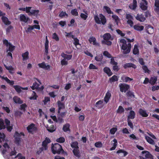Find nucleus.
Instances as JSON below:
<instances>
[{
	"mask_svg": "<svg viewBox=\"0 0 159 159\" xmlns=\"http://www.w3.org/2000/svg\"><path fill=\"white\" fill-rule=\"evenodd\" d=\"M3 147L5 149L2 151V153L4 158L6 159H13L11 156L16 153L15 148H11L7 143L4 144Z\"/></svg>",
	"mask_w": 159,
	"mask_h": 159,
	"instance_id": "f257e3e1",
	"label": "nucleus"
},
{
	"mask_svg": "<svg viewBox=\"0 0 159 159\" xmlns=\"http://www.w3.org/2000/svg\"><path fill=\"white\" fill-rule=\"evenodd\" d=\"M119 42L123 53L124 54L129 53L131 50V44L129 43H127L126 41L123 39H120Z\"/></svg>",
	"mask_w": 159,
	"mask_h": 159,
	"instance_id": "f03ea898",
	"label": "nucleus"
},
{
	"mask_svg": "<svg viewBox=\"0 0 159 159\" xmlns=\"http://www.w3.org/2000/svg\"><path fill=\"white\" fill-rule=\"evenodd\" d=\"M3 43L7 46V55L11 57V58H12V55L10 52H12L15 49V47L9 43L8 41L6 39L3 40Z\"/></svg>",
	"mask_w": 159,
	"mask_h": 159,
	"instance_id": "7ed1b4c3",
	"label": "nucleus"
},
{
	"mask_svg": "<svg viewBox=\"0 0 159 159\" xmlns=\"http://www.w3.org/2000/svg\"><path fill=\"white\" fill-rule=\"evenodd\" d=\"M103 40L102 41V43L107 45H110L111 44V41L113 40L110 34L106 33L103 36Z\"/></svg>",
	"mask_w": 159,
	"mask_h": 159,
	"instance_id": "20e7f679",
	"label": "nucleus"
},
{
	"mask_svg": "<svg viewBox=\"0 0 159 159\" xmlns=\"http://www.w3.org/2000/svg\"><path fill=\"white\" fill-rule=\"evenodd\" d=\"M51 149L52 153L54 154H60L63 151L61 146L58 143H55L54 145L52 144Z\"/></svg>",
	"mask_w": 159,
	"mask_h": 159,
	"instance_id": "39448f33",
	"label": "nucleus"
},
{
	"mask_svg": "<svg viewBox=\"0 0 159 159\" xmlns=\"http://www.w3.org/2000/svg\"><path fill=\"white\" fill-rule=\"evenodd\" d=\"M94 18L95 22L98 24H102L104 25L106 22L105 17L101 14H100L99 16L98 15L95 16Z\"/></svg>",
	"mask_w": 159,
	"mask_h": 159,
	"instance_id": "423d86ee",
	"label": "nucleus"
},
{
	"mask_svg": "<svg viewBox=\"0 0 159 159\" xmlns=\"http://www.w3.org/2000/svg\"><path fill=\"white\" fill-rule=\"evenodd\" d=\"M24 136V134L23 133H19L16 132L14 135V138L15 139V143L18 145H19L22 140L21 138Z\"/></svg>",
	"mask_w": 159,
	"mask_h": 159,
	"instance_id": "0eeeda50",
	"label": "nucleus"
},
{
	"mask_svg": "<svg viewBox=\"0 0 159 159\" xmlns=\"http://www.w3.org/2000/svg\"><path fill=\"white\" fill-rule=\"evenodd\" d=\"M50 139L48 138H46L45 140L43 142L42 147L39 149L37 151V153L39 154L43 151L46 150L48 148L47 145L50 142Z\"/></svg>",
	"mask_w": 159,
	"mask_h": 159,
	"instance_id": "6e6552de",
	"label": "nucleus"
},
{
	"mask_svg": "<svg viewBox=\"0 0 159 159\" xmlns=\"http://www.w3.org/2000/svg\"><path fill=\"white\" fill-rule=\"evenodd\" d=\"M27 129L29 133L34 134L37 131V126L33 123H31L28 126Z\"/></svg>",
	"mask_w": 159,
	"mask_h": 159,
	"instance_id": "1a4fd4ad",
	"label": "nucleus"
},
{
	"mask_svg": "<svg viewBox=\"0 0 159 159\" xmlns=\"http://www.w3.org/2000/svg\"><path fill=\"white\" fill-rule=\"evenodd\" d=\"M31 7H26V12L28 13L29 15H33L36 17L39 15V11L38 10L31 9Z\"/></svg>",
	"mask_w": 159,
	"mask_h": 159,
	"instance_id": "9d476101",
	"label": "nucleus"
},
{
	"mask_svg": "<svg viewBox=\"0 0 159 159\" xmlns=\"http://www.w3.org/2000/svg\"><path fill=\"white\" fill-rule=\"evenodd\" d=\"M139 2L140 3V6L141 8L143 10H147L148 8V3L146 0H139Z\"/></svg>",
	"mask_w": 159,
	"mask_h": 159,
	"instance_id": "9b49d317",
	"label": "nucleus"
},
{
	"mask_svg": "<svg viewBox=\"0 0 159 159\" xmlns=\"http://www.w3.org/2000/svg\"><path fill=\"white\" fill-rule=\"evenodd\" d=\"M142 153L143 156H144L145 158L142 156H140V159H153L152 155L148 152L144 151H142Z\"/></svg>",
	"mask_w": 159,
	"mask_h": 159,
	"instance_id": "f8f14e48",
	"label": "nucleus"
},
{
	"mask_svg": "<svg viewBox=\"0 0 159 159\" xmlns=\"http://www.w3.org/2000/svg\"><path fill=\"white\" fill-rule=\"evenodd\" d=\"M120 90L121 92H126L129 88V85L125 84H119Z\"/></svg>",
	"mask_w": 159,
	"mask_h": 159,
	"instance_id": "ddd939ff",
	"label": "nucleus"
},
{
	"mask_svg": "<svg viewBox=\"0 0 159 159\" xmlns=\"http://www.w3.org/2000/svg\"><path fill=\"white\" fill-rule=\"evenodd\" d=\"M38 65L39 67L45 70H50V66L48 65L45 64L44 62L39 64Z\"/></svg>",
	"mask_w": 159,
	"mask_h": 159,
	"instance_id": "4468645a",
	"label": "nucleus"
},
{
	"mask_svg": "<svg viewBox=\"0 0 159 159\" xmlns=\"http://www.w3.org/2000/svg\"><path fill=\"white\" fill-rule=\"evenodd\" d=\"M19 17L20 21L25 23H27L29 20L28 17L23 14H21L19 16Z\"/></svg>",
	"mask_w": 159,
	"mask_h": 159,
	"instance_id": "2eb2a0df",
	"label": "nucleus"
},
{
	"mask_svg": "<svg viewBox=\"0 0 159 159\" xmlns=\"http://www.w3.org/2000/svg\"><path fill=\"white\" fill-rule=\"evenodd\" d=\"M82 11L83 12L80 13V17L83 20H85L88 18V12L84 9Z\"/></svg>",
	"mask_w": 159,
	"mask_h": 159,
	"instance_id": "dca6fc26",
	"label": "nucleus"
},
{
	"mask_svg": "<svg viewBox=\"0 0 159 159\" xmlns=\"http://www.w3.org/2000/svg\"><path fill=\"white\" fill-rule=\"evenodd\" d=\"M39 84L36 82H35L33 84L32 86L31 87L32 89L33 90L35 89H38L39 91H41L44 89L43 86H41L40 87H39Z\"/></svg>",
	"mask_w": 159,
	"mask_h": 159,
	"instance_id": "f3484780",
	"label": "nucleus"
},
{
	"mask_svg": "<svg viewBox=\"0 0 159 159\" xmlns=\"http://www.w3.org/2000/svg\"><path fill=\"white\" fill-rule=\"evenodd\" d=\"M111 96V93L109 91H108L106 93L105 96L104 98V101L105 104H107L109 101Z\"/></svg>",
	"mask_w": 159,
	"mask_h": 159,
	"instance_id": "a211bd4d",
	"label": "nucleus"
},
{
	"mask_svg": "<svg viewBox=\"0 0 159 159\" xmlns=\"http://www.w3.org/2000/svg\"><path fill=\"white\" fill-rule=\"evenodd\" d=\"M4 66L11 74H13L14 73L15 70L14 68L11 66H7L5 64L4 65Z\"/></svg>",
	"mask_w": 159,
	"mask_h": 159,
	"instance_id": "6ab92c4d",
	"label": "nucleus"
},
{
	"mask_svg": "<svg viewBox=\"0 0 159 159\" xmlns=\"http://www.w3.org/2000/svg\"><path fill=\"white\" fill-rule=\"evenodd\" d=\"M13 88L18 93H20L21 91V90H27L28 87L22 88L18 85H15L13 86Z\"/></svg>",
	"mask_w": 159,
	"mask_h": 159,
	"instance_id": "aec40b11",
	"label": "nucleus"
},
{
	"mask_svg": "<svg viewBox=\"0 0 159 159\" xmlns=\"http://www.w3.org/2000/svg\"><path fill=\"white\" fill-rule=\"evenodd\" d=\"M104 102L103 100H100L96 103L95 106L98 108H100L104 106Z\"/></svg>",
	"mask_w": 159,
	"mask_h": 159,
	"instance_id": "412c9836",
	"label": "nucleus"
},
{
	"mask_svg": "<svg viewBox=\"0 0 159 159\" xmlns=\"http://www.w3.org/2000/svg\"><path fill=\"white\" fill-rule=\"evenodd\" d=\"M146 30L147 32L149 34H152L154 32V30L153 27L151 26L147 25L146 26Z\"/></svg>",
	"mask_w": 159,
	"mask_h": 159,
	"instance_id": "4be33fe9",
	"label": "nucleus"
},
{
	"mask_svg": "<svg viewBox=\"0 0 159 159\" xmlns=\"http://www.w3.org/2000/svg\"><path fill=\"white\" fill-rule=\"evenodd\" d=\"M136 18L137 20L140 22H143L145 20V17L142 14H138L136 17Z\"/></svg>",
	"mask_w": 159,
	"mask_h": 159,
	"instance_id": "5701e85b",
	"label": "nucleus"
},
{
	"mask_svg": "<svg viewBox=\"0 0 159 159\" xmlns=\"http://www.w3.org/2000/svg\"><path fill=\"white\" fill-rule=\"evenodd\" d=\"M89 41L90 43H92L94 45L97 46L99 45L98 43L96 42L95 38L93 37L90 38Z\"/></svg>",
	"mask_w": 159,
	"mask_h": 159,
	"instance_id": "b1692460",
	"label": "nucleus"
},
{
	"mask_svg": "<svg viewBox=\"0 0 159 159\" xmlns=\"http://www.w3.org/2000/svg\"><path fill=\"white\" fill-rule=\"evenodd\" d=\"M0 77L5 80L8 84L11 85H12L14 84V81L9 80L7 77H5L4 76H2L0 75Z\"/></svg>",
	"mask_w": 159,
	"mask_h": 159,
	"instance_id": "393cba45",
	"label": "nucleus"
},
{
	"mask_svg": "<svg viewBox=\"0 0 159 159\" xmlns=\"http://www.w3.org/2000/svg\"><path fill=\"white\" fill-rule=\"evenodd\" d=\"M140 114L143 117H147L148 116V114L146 111L143 109H140L139 111Z\"/></svg>",
	"mask_w": 159,
	"mask_h": 159,
	"instance_id": "a878e982",
	"label": "nucleus"
},
{
	"mask_svg": "<svg viewBox=\"0 0 159 159\" xmlns=\"http://www.w3.org/2000/svg\"><path fill=\"white\" fill-rule=\"evenodd\" d=\"M111 143L113 145V146L110 148V150H114L116 148L117 144V141L116 139H114L112 141H111Z\"/></svg>",
	"mask_w": 159,
	"mask_h": 159,
	"instance_id": "bb28decb",
	"label": "nucleus"
},
{
	"mask_svg": "<svg viewBox=\"0 0 159 159\" xmlns=\"http://www.w3.org/2000/svg\"><path fill=\"white\" fill-rule=\"evenodd\" d=\"M133 27L135 30L139 31H142L144 29V27L143 26L138 24L134 25Z\"/></svg>",
	"mask_w": 159,
	"mask_h": 159,
	"instance_id": "cd10ccee",
	"label": "nucleus"
},
{
	"mask_svg": "<svg viewBox=\"0 0 159 159\" xmlns=\"http://www.w3.org/2000/svg\"><path fill=\"white\" fill-rule=\"evenodd\" d=\"M57 103L58 106V113H59L60 112L61 110L64 108L65 105L64 103L61 102L60 101H58Z\"/></svg>",
	"mask_w": 159,
	"mask_h": 159,
	"instance_id": "c85d7f7f",
	"label": "nucleus"
},
{
	"mask_svg": "<svg viewBox=\"0 0 159 159\" xmlns=\"http://www.w3.org/2000/svg\"><path fill=\"white\" fill-rule=\"evenodd\" d=\"M135 113L133 111H131L128 114L127 119H134L135 117Z\"/></svg>",
	"mask_w": 159,
	"mask_h": 159,
	"instance_id": "c756f323",
	"label": "nucleus"
},
{
	"mask_svg": "<svg viewBox=\"0 0 159 159\" xmlns=\"http://www.w3.org/2000/svg\"><path fill=\"white\" fill-rule=\"evenodd\" d=\"M137 1L136 0H133V3L130 4L129 7V8L132 10H134L137 7Z\"/></svg>",
	"mask_w": 159,
	"mask_h": 159,
	"instance_id": "7c9ffc66",
	"label": "nucleus"
},
{
	"mask_svg": "<svg viewBox=\"0 0 159 159\" xmlns=\"http://www.w3.org/2000/svg\"><path fill=\"white\" fill-rule=\"evenodd\" d=\"M2 22L6 25H9L11 24V22L8 20V18L5 16L2 17Z\"/></svg>",
	"mask_w": 159,
	"mask_h": 159,
	"instance_id": "2f4dec72",
	"label": "nucleus"
},
{
	"mask_svg": "<svg viewBox=\"0 0 159 159\" xmlns=\"http://www.w3.org/2000/svg\"><path fill=\"white\" fill-rule=\"evenodd\" d=\"M61 56L63 58H65L67 61L71 59L72 57V55H67L65 54L64 53H62L61 55Z\"/></svg>",
	"mask_w": 159,
	"mask_h": 159,
	"instance_id": "473e14b6",
	"label": "nucleus"
},
{
	"mask_svg": "<svg viewBox=\"0 0 159 159\" xmlns=\"http://www.w3.org/2000/svg\"><path fill=\"white\" fill-rule=\"evenodd\" d=\"M136 66L132 63H127L125 64L124 66V67L126 69L128 67H132L135 69L136 68Z\"/></svg>",
	"mask_w": 159,
	"mask_h": 159,
	"instance_id": "72a5a7b5",
	"label": "nucleus"
},
{
	"mask_svg": "<svg viewBox=\"0 0 159 159\" xmlns=\"http://www.w3.org/2000/svg\"><path fill=\"white\" fill-rule=\"evenodd\" d=\"M104 71L109 76H111L112 74V73L111 71L110 68L108 67H105L104 68Z\"/></svg>",
	"mask_w": 159,
	"mask_h": 159,
	"instance_id": "f704fd0d",
	"label": "nucleus"
},
{
	"mask_svg": "<svg viewBox=\"0 0 159 159\" xmlns=\"http://www.w3.org/2000/svg\"><path fill=\"white\" fill-rule=\"evenodd\" d=\"M13 101L16 103L21 104L23 103V101L20 98L17 96H15L13 98Z\"/></svg>",
	"mask_w": 159,
	"mask_h": 159,
	"instance_id": "c9c22d12",
	"label": "nucleus"
},
{
	"mask_svg": "<svg viewBox=\"0 0 159 159\" xmlns=\"http://www.w3.org/2000/svg\"><path fill=\"white\" fill-rule=\"evenodd\" d=\"M121 80H122L123 82H127L129 81H131L133 80L132 79L126 76L125 75H123L121 77Z\"/></svg>",
	"mask_w": 159,
	"mask_h": 159,
	"instance_id": "e433bc0d",
	"label": "nucleus"
},
{
	"mask_svg": "<svg viewBox=\"0 0 159 159\" xmlns=\"http://www.w3.org/2000/svg\"><path fill=\"white\" fill-rule=\"evenodd\" d=\"M73 152L75 156L78 157H80V155L78 148L74 149Z\"/></svg>",
	"mask_w": 159,
	"mask_h": 159,
	"instance_id": "4c0bfd02",
	"label": "nucleus"
},
{
	"mask_svg": "<svg viewBox=\"0 0 159 159\" xmlns=\"http://www.w3.org/2000/svg\"><path fill=\"white\" fill-rule=\"evenodd\" d=\"M145 138L147 141L149 143L152 144H154L155 143L154 141L150 137L146 135L145 136Z\"/></svg>",
	"mask_w": 159,
	"mask_h": 159,
	"instance_id": "58836bf2",
	"label": "nucleus"
},
{
	"mask_svg": "<svg viewBox=\"0 0 159 159\" xmlns=\"http://www.w3.org/2000/svg\"><path fill=\"white\" fill-rule=\"evenodd\" d=\"M103 58V56L102 54L97 55L95 59L97 61H101Z\"/></svg>",
	"mask_w": 159,
	"mask_h": 159,
	"instance_id": "ea45409f",
	"label": "nucleus"
},
{
	"mask_svg": "<svg viewBox=\"0 0 159 159\" xmlns=\"http://www.w3.org/2000/svg\"><path fill=\"white\" fill-rule=\"evenodd\" d=\"M52 38L56 41H58L59 40V38L58 35L55 33L52 34Z\"/></svg>",
	"mask_w": 159,
	"mask_h": 159,
	"instance_id": "a19ab883",
	"label": "nucleus"
},
{
	"mask_svg": "<svg viewBox=\"0 0 159 159\" xmlns=\"http://www.w3.org/2000/svg\"><path fill=\"white\" fill-rule=\"evenodd\" d=\"M103 10L104 11H106L108 14H113V12L111 11L110 8L108 7L104 6Z\"/></svg>",
	"mask_w": 159,
	"mask_h": 159,
	"instance_id": "79ce46f5",
	"label": "nucleus"
},
{
	"mask_svg": "<svg viewBox=\"0 0 159 159\" xmlns=\"http://www.w3.org/2000/svg\"><path fill=\"white\" fill-rule=\"evenodd\" d=\"M157 80V78L156 76H154L151 78L149 81L150 83L152 85H153L156 82Z\"/></svg>",
	"mask_w": 159,
	"mask_h": 159,
	"instance_id": "37998d69",
	"label": "nucleus"
},
{
	"mask_svg": "<svg viewBox=\"0 0 159 159\" xmlns=\"http://www.w3.org/2000/svg\"><path fill=\"white\" fill-rule=\"evenodd\" d=\"M47 129L50 132H53L56 130V128L54 125H51L47 127Z\"/></svg>",
	"mask_w": 159,
	"mask_h": 159,
	"instance_id": "c03bdc74",
	"label": "nucleus"
},
{
	"mask_svg": "<svg viewBox=\"0 0 159 159\" xmlns=\"http://www.w3.org/2000/svg\"><path fill=\"white\" fill-rule=\"evenodd\" d=\"M38 97V96L37 95L36 93L34 91H33L31 96L29 97V98L31 100H36Z\"/></svg>",
	"mask_w": 159,
	"mask_h": 159,
	"instance_id": "a18cd8bd",
	"label": "nucleus"
},
{
	"mask_svg": "<svg viewBox=\"0 0 159 159\" xmlns=\"http://www.w3.org/2000/svg\"><path fill=\"white\" fill-rule=\"evenodd\" d=\"M155 10L156 11H159V0H155Z\"/></svg>",
	"mask_w": 159,
	"mask_h": 159,
	"instance_id": "49530a36",
	"label": "nucleus"
},
{
	"mask_svg": "<svg viewBox=\"0 0 159 159\" xmlns=\"http://www.w3.org/2000/svg\"><path fill=\"white\" fill-rule=\"evenodd\" d=\"M29 52H26L22 54L23 60H27L29 58Z\"/></svg>",
	"mask_w": 159,
	"mask_h": 159,
	"instance_id": "de8ad7c7",
	"label": "nucleus"
},
{
	"mask_svg": "<svg viewBox=\"0 0 159 159\" xmlns=\"http://www.w3.org/2000/svg\"><path fill=\"white\" fill-rule=\"evenodd\" d=\"M28 27L25 28V32L27 33H30L33 30V28L31 25H29Z\"/></svg>",
	"mask_w": 159,
	"mask_h": 159,
	"instance_id": "09e8293b",
	"label": "nucleus"
},
{
	"mask_svg": "<svg viewBox=\"0 0 159 159\" xmlns=\"http://www.w3.org/2000/svg\"><path fill=\"white\" fill-rule=\"evenodd\" d=\"M5 136L3 133L0 132V142H4L5 141Z\"/></svg>",
	"mask_w": 159,
	"mask_h": 159,
	"instance_id": "8fccbe9b",
	"label": "nucleus"
},
{
	"mask_svg": "<svg viewBox=\"0 0 159 159\" xmlns=\"http://www.w3.org/2000/svg\"><path fill=\"white\" fill-rule=\"evenodd\" d=\"M118 80V78L117 76L114 75L110 79V81L112 83Z\"/></svg>",
	"mask_w": 159,
	"mask_h": 159,
	"instance_id": "3c124183",
	"label": "nucleus"
},
{
	"mask_svg": "<svg viewBox=\"0 0 159 159\" xmlns=\"http://www.w3.org/2000/svg\"><path fill=\"white\" fill-rule=\"evenodd\" d=\"M71 13L72 15L74 16H78V12L77 11V10L76 9L72 10Z\"/></svg>",
	"mask_w": 159,
	"mask_h": 159,
	"instance_id": "603ef678",
	"label": "nucleus"
},
{
	"mask_svg": "<svg viewBox=\"0 0 159 159\" xmlns=\"http://www.w3.org/2000/svg\"><path fill=\"white\" fill-rule=\"evenodd\" d=\"M139 52L138 46L137 45H135L133 51V53L134 54H137L139 53Z\"/></svg>",
	"mask_w": 159,
	"mask_h": 159,
	"instance_id": "864d4df0",
	"label": "nucleus"
},
{
	"mask_svg": "<svg viewBox=\"0 0 159 159\" xmlns=\"http://www.w3.org/2000/svg\"><path fill=\"white\" fill-rule=\"evenodd\" d=\"M65 35L66 37L68 38L71 37L73 39H74V37H75V36L72 34V33L71 32L69 33L65 32Z\"/></svg>",
	"mask_w": 159,
	"mask_h": 159,
	"instance_id": "5fc2aeb1",
	"label": "nucleus"
},
{
	"mask_svg": "<svg viewBox=\"0 0 159 159\" xmlns=\"http://www.w3.org/2000/svg\"><path fill=\"white\" fill-rule=\"evenodd\" d=\"M70 125L69 124H66L63 127V130L65 132L69 131Z\"/></svg>",
	"mask_w": 159,
	"mask_h": 159,
	"instance_id": "6e6d98bb",
	"label": "nucleus"
},
{
	"mask_svg": "<svg viewBox=\"0 0 159 159\" xmlns=\"http://www.w3.org/2000/svg\"><path fill=\"white\" fill-rule=\"evenodd\" d=\"M78 143L77 142H74L72 143L71 144V147L74 149L75 148H79L78 146Z\"/></svg>",
	"mask_w": 159,
	"mask_h": 159,
	"instance_id": "4d7b16f0",
	"label": "nucleus"
},
{
	"mask_svg": "<svg viewBox=\"0 0 159 159\" xmlns=\"http://www.w3.org/2000/svg\"><path fill=\"white\" fill-rule=\"evenodd\" d=\"M5 128L4 122L2 120L0 119V129H5Z\"/></svg>",
	"mask_w": 159,
	"mask_h": 159,
	"instance_id": "13d9d810",
	"label": "nucleus"
},
{
	"mask_svg": "<svg viewBox=\"0 0 159 159\" xmlns=\"http://www.w3.org/2000/svg\"><path fill=\"white\" fill-rule=\"evenodd\" d=\"M56 141L57 142L60 143H62L65 142V138L63 137H61L56 139Z\"/></svg>",
	"mask_w": 159,
	"mask_h": 159,
	"instance_id": "bf43d9fd",
	"label": "nucleus"
},
{
	"mask_svg": "<svg viewBox=\"0 0 159 159\" xmlns=\"http://www.w3.org/2000/svg\"><path fill=\"white\" fill-rule=\"evenodd\" d=\"M124 108L121 106H120L117 110V112L119 113H121L124 112Z\"/></svg>",
	"mask_w": 159,
	"mask_h": 159,
	"instance_id": "052dcab7",
	"label": "nucleus"
},
{
	"mask_svg": "<svg viewBox=\"0 0 159 159\" xmlns=\"http://www.w3.org/2000/svg\"><path fill=\"white\" fill-rule=\"evenodd\" d=\"M112 17L113 19L115 20V22L116 23V24H118V23L119 21V19L118 16L116 15H112Z\"/></svg>",
	"mask_w": 159,
	"mask_h": 159,
	"instance_id": "680f3d73",
	"label": "nucleus"
},
{
	"mask_svg": "<svg viewBox=\"0 0 159 159\" xmlns=\"http://www.w3.org/2000/svg\"><path fill=\"white\" fill-rule=\"evenodd\" d=\"M89 68L90 69L97 70L98 67L93 64H90L89 66Z\"/></svg>",
	"mask_w": 159,
	"mask_h": 159,
	"instance_id": "e2e57ef3",
	"label": "nucleus"
},
{
	"mask_svg": "<svg viewBox=\"0 0 159 159\" xmlns=\"http://www.w3.org/2000/svg\"><path fill=\"white\" fill-rule=\"evenodd\" d=\"M27 107V106L26 104H23L20 105V109L24 111H25V108H26Z\"/></svg>",
	"mask_w": 159,
	"mask_h": 159,
	"instance_id": "0e129e2a",
	"label": "nucleus"
},
{
	"mask_svg": "<svg viewBox=\"0 0 159 159\" xmlns=\"http://www.w3.org/2000/svg\"><path fill=\"white\" fill-rule=\"evenodd\" d=\"M59 16L60 17L63 18L64 17H67L68 15L65 12L61 11L59 14Z\"/></svg>",
	"mask_w": 159,
	"mask_h": 159,
	"instance_id": "69168bd1",
	"label": "nucleus"
},
{
	"mask_svg": "<svg viewBox=\"0 0 159 159\" xmlns=\"http://www.w3.org/2000/svg\"><path fill=\"white\" fill-rule=\"evenodd\" d=\"M103 55L104 56L109 58H111V54L107 51H105L103 52Z\"/></svg>",
	"mask_w": 159,
	"mask_h": 159,
	"instance_id": "338daca9",
	"label": "nucleus"
},
{
	"mask_svg": "<svg viewBox=\"0 0 159 159\" xmlns=\"http://www.w3.org/2000/svg\"><path fill=\"white\" fill-rule=\"evenodd\" d=\"M15 158H18V159H25V157L21 156V155L19 153L17 156L15 157Z\"/></svg>",
	"mask_w": 159,
	"mask_h": 159,
	"instance_id": "774afa93",
	"label": "nucleus"
}]
</instances>
